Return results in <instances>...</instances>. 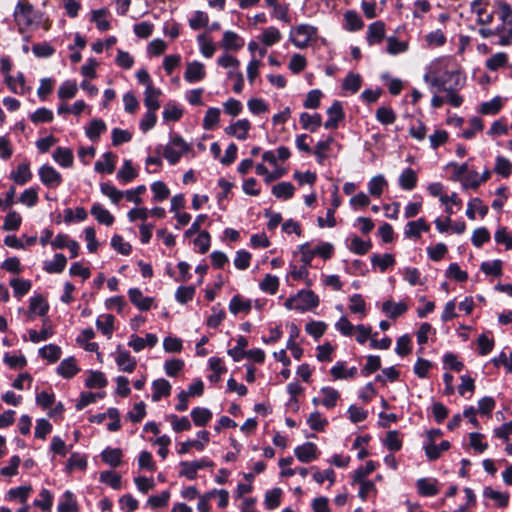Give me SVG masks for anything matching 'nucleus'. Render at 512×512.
<instances>
[{
	"label": "nucleus",
	"mask_w": 512,
	"mask_h": 512,
	"mask_svg": "<svg viewBox=\"0 0 512 512\" xmlns=\"http://www.w3.org/2000/svg\"><path fill=\"white\" fill-rule=\"evenodd\" d=\"M14 19L20 31H23L32 25L38 26L41 20V14L34 10L32 4L26 1H19L14 10Z\"/></svg>",
	"instance_id": "obj_1"
},
{
	"label": "nucleus",
	"mask_w": 512,
	"mask_h": 512,
	"mask_svg": "<svg viewBox=\"0 0 512 512\" xmlns=\"http://www.w3.org/2000/svg\"><path fill=\"white\" fill-rule=\"evenodd\" d=\"M187 150V144L180 136L176 135L172 137L170 143L166 145L164 157L171 165H175Z\"/></svg>",
	"instance_id": "obj_2"
},
{
	"label": "nucleus",
	"mask_w": 512,
	"mask_h": 512,
	"mask_svg": "<svg viewBox=\"0 0 512 512\" xmlns=\"http://www.w3.org/2000/svg\"><path fill=\"white\" fill-rule=\"evenodd\" d=\"M316 34V28L301 24L290 31V40L298 48H305Z\"/></svg>",
	"instance_id": "obj_3"
},
{
	"label": "nucleus",
	"mask_w": 512,
	"mask_h": 512,
	"mask_svg": "<svg viewBox=\"0 0 512 512\" xmlns=\"http://www.w3.org/2000/svg\"><path fill=\"white\" fill-rule=\"evenodd\" d=\"M424 81L430 86L431 91L437 94L442 91H450L452 86L451 82L455 81V78H450L446 73L439 77L429 72L424 75Z\"/></svg>",
	"instance_id": "obj_4"
},
{
	"label": "nucleus",
	"mask_w": 512,
	"mask_h": 512,
	"mask_svg": "<svg viewBox=\"0 0 512 512\" xmlns=\"http://www.w3.org/2000/svg\"><path fill=\"white\" fill-rule=\"evenodd\" d=\"M295 296V309L298 311L305 312L319 305V297L312 290H301Z\"/></svg>",
	"instance_id": "obj_5"
},
{
	"label": "nucleus",
	"mask_w": 512,
	"mask_h": 512,
	"mask_svg": "<svg viewBox=\"0 0 512 512\" xmlns=\"http://www.w3.org/2000/svg\"><path fill=\"white\" fill-rule=\"evenodd\" d=\"M39 177L42 183L48 187H57L62 182L61 174L50 165H43L39 169Z\"/></svg>",
	"instance_id": "obj_6"
},
{
	"label": "nucleus",
	"mask_w": 512,
	"mask_h": 512,
	"mask_svg": "<svg viewBox=\"0 0 512 512\" xmlns=\"http://www.w3.org/2000/svg\"><path fill=\"white\" fill-rule=\"evenodd\" d=\"M328 119L324 123L326 129H336L338 123L344 118L343 108L339 101H335L327 109Z\"/></svg>",
	"instance_id": "obj_7"
},
{
	"label": "nucleus",
	"mask_w": 512,
	"mask_h": 512,
	"mask_svg": "<svg viewBox=\"0 0 512 512\" xmlns=\"http://www.w3.org/2000/svg\"><path fill=\"white\" fill-rule=\"evenodd\" d=\"M204 65L201 62H189L184 73V79L189 83L201 81L205 77Z\"/></svg>",
	"instance_id": "obj_8"
},
{
	"label": "nucleus",
	"mask_w": 512,
	"mask_h": 512,
	"mask_svg": "<svg viewBox=\"0 0 512 512\" xmlns=\"http://www.w3.org/2000/svg\"><path fill=\"white\" fill-rule=\"evenodd\" d=\"M297 459L303 463H309L317 458V447L312 442L298 446L294 450Z\"/></svg>",
	"instance_id": "obj_9"
},
{
	"label": "nucleus",
	"mask_w": 512,
	"mask_h": 512,
	"mask_svg": "<svg viewBox=\"0 0 512 512\" xmlns=\"http://www.w3.org/2000/svg\"><path fill=\"white\" fill-rule=\"evenodd\" d=\"M129 299L141 311H147L151 308L153 298L144 297L141 290L138 288H131L128 291Z\"/></svg>",
	"instance_id": "obj_10"
},
{
	"label": "nucleus",
	"mask_w": 512,
	"mask_h": 512,
	"mask_svg": "<svg viewBox=\"0 0 512 512\" xmlns=\"http://www.w3.org/2000/svg\"><path fill=\"white\" fill-rule=\"evenodd\" d=\"M430 226L423 218H419L416 221H410L407 223L405 228V236L407 238H420L421 232L429 231Z\"/></svg>",
	"instance_id": "obj_11"
},
{
	"label": "nucleus",
	"mask_w": 512,
	"mask_h": 512,
	"mask_svg": "<svg viewBox=\"0 0 512 512\" xmlns=\"http://www.w3.org/2000/svg\"><path fill=\"white\" fill-rule=\"evenodd\" d=\"M144 104L147 107V111L156 112L160 108V102L158 100L161 95V91L155 88L153 85H148L144 92Z\"/></svg>",
	"instance_id": "obj_12"
},
{
	"label": "nucleus",
	"mask_w": 512,
	"mask_h": 512,
	"mask_svg": "<svg viewBox=\"0 0 512 512\" xmlns=\"http://www.w3.org/2000/svg\"><path fill=\"white\" fill-rule=\"evenodd\" d=\"M152 388V401L158 402L162 397H167L170 395L172 387L166 379L160 378L152 383Z\"/></svg>",
	"instance_id": "obj_13"
},
{
	"label": "nucleus",
	"mask_w": 512,
	"mask_h": 512,
	"mask_svg": "<svg viewBox=\"0 0 512 512\" xmlns=\"http://www.w3.org/2000/svg\"><path fill=\"white\" fill-rule=\"evenodd\" d=\"M331 375L335 380L355 378L357 375V368L351 367L346 370V363L344 361L337 362L330 370Z\"/></svg>",
	"instance_id": "obj_14"
},
{
	"label": "nucleus",
	"mask_w": 512,
	"mask_h": 512,
	"mask_svg": "<svg viewBox=\"0 0 512 512\" xmlns=\"http://www.w3.org/2000/svg\"><path fill=\"white\" fill-rule=\"evenodd\" d=\"M446 75L449 76L450 78H455V81L454 83L452 84L451 86V90L450 91H446L447 92V97H446V100L453 106V107H459L462 102H463V99L461 96H459L458 94H456L454 91L457 89L458 86H460V75L458 72H446Z\"/></svg>",
	"instance_id": "obj_15"
},
{
	"label": "nucleus",
	"mask_w": 512,
	"mask_h": 512,
	"mask_svg": "<svg viewBox=\"0 0 512 512\" xmlns=\"http://www.w3.org/2000/svg\"><path fill=\"white\" fill-rule=\"evenodd\" d=\"M424 450L429 460H436L440 457L441 453L447 451L450 448V442L444 440L440 445H436L434 442H425Z\"/></svg>",
	"instance_id": "obj_16"
},
{
	"label": "nucleus",
	"mask_w": 512,
	"mask_h": 512,
	"mask_svg": "<svg viewBox=\"0 0 512 512\" xmlns=\"http://www.w3.org/2000/svg\"><path fill=\"white\" fill-rule=\"evenodd\" d=\"M90 213L100 224L111 226L114 222L113 215L99 203L92 205Z\"/></svg>",
	"instance_id": "obj_17"
},
{
	"label": "nucleus",
	"mask_w": 512,
	"mask_h": 512,
	"mask_svg": "<svg viewBox=\"0 0 512 512\" xmlns=\"http://www.w3.org/2000/svg\"><path fill=\"white\" fill-rule=\"evenodd\" d=\"M115 361L119 369L127 373L133 372L137 364L128 351H118Z\"/></svg>",
	"instance_id": "obj_18"
},
{
	"label": "nucleus",
	"mask_w": 512,
	"mask_h": 512,
	"mask_svg": "<svg viewBox=\"0 0 512 512\" xmlns=\"http://www.w3.org/2000/svg\"><path fill=\"white\" fill-rule=\"evenodd\" d=\"M407 309L408 307L404 302L394 303L393 301L388 300L382 304V311L392 319L403 315Z\"/></svg>",
	"instance_id": "obj_19"
},
{
	"label": "nucleus",
	"mask_w": 512,
	"mask_h": 512,
	"mask_svg": "<svg viewBox=\"0 0 512 512\" xmlns=\"http://www.w3.org/2000/svg\"><path fill=\"white\" fill-rule=\"evenodd\" d=\"M31 178L32 173L28 162L20 163L16 171L11 173V179L18 185L26 184Z\"/></svg>",
	"instance_id": "obj_20"
},
{
	"label": "nucleus",
	"mask_w": 512,
	"mask_h": 512,
	"mask_svg": "<svg viewBox=\"0 0 512 512\" xmlns=\"http://www.w3.org/2000/svg\"><path fill=\"white\" fill-rule=\"evenodd\" d=\"M385 36V25L381 21H376L369 25L367 31V40L370 44L379 43Z\"/></svg>",
	"instance_id": "obj_21"
},
{
	"label": "nucleus",
	"mask_w": 512,
	"mask_h": 512,
	"mask_svg": "<svg viewBox=\"0 0 512 512\" xmlns=\"http://www.w3.org/2000/svg\"><path fill=\"white\" fill-rule=\"evenodd\" d=\"M107 129L106 124L101 119H93L89 125L85 128L86 136L91 141H97L100 135Z\"/></svg>",
	"instance_id": "obj_22"
},
{
	"label": "nucleus",
	"mask_w": 512,
	"mask_h": 512,
	"mask_svg": "<svg viewBox=\"0 0 512 512\" xmlns=\"http://www.w3.org/2000/svg\"><path fill=\"white\" fill-rule=\"evenodd\" d=\"M114 320L115 318L112 314H103L97 318L96 326L103 335L111 337L114 331Z\"/></svg>",
	"instance_id": "obj_23"
},
{
	"label": "nucleus",
	"mask_w": 512,
	"mask_h": 512,
	"mask_svg": "<svg viewBox=\"0 0 512 512\" xmlns=\"http://www.w3.org/2000/svg\"><path fill=\"white\" fill-rule=\"evenodd\" d=\"M58 512H77V502L74 498V495L71 491H66L63 496L60 498L58 506Z\"/></svg>",
	"instance_id": "obj_24"
},
{
	"label": "nucleus",
	"mask_w": 512,
	"mask_h": 512,
	"mask_svg": "<svg viewBox=\"0 0 512 512\" xmlns=\"http://www.w3.org/2000/svg\"><path fill=\"white\" fill-rule=\"evenodd\" d=\"M300 123L304 129L315 132L322 125V117L318 113L311 115L304 112L300 115Z\"/></svg>",
	"instance_id": "obj_25"
},
{
	"label": "nucleus",
	"mask_w": 512,
	"mask_h": 512,
	"mask_svg": "<svg viewBox=\"0 0 512 512\" xmlns=\"http://www.w3.org/2000/svg\"><path fill=\"white\" fill-rule=\"evenodd\" d=\"M399 184L404 190H412L417 184V175L411 168L403 170L399 176Z\"/></svg>",
	"instance_id": "obj_26"
},
{
	"label": "nucleus",
	"mask_w": 512,
	"mask_h": 512,
	"mask_svg": "<svg viewBox=\"0 0 512 512\" xmlns=\"http://www.w3.org/2000/svg\"><path fill=\"white\" fill-rule=\"evenodd\" d=\"M78 372L76 361L73 357L64 359L57 368V373L64 378H71Z\"/></svg>",
	"instance_id": "obj_27"
},
{
	"label": "nucleus",
	"mask_w": 512,
	"mask_h": 512,
	"mask_svg": "<svg viewBox=\"0 0 512 512\" xmlns=\"http://www.w3.org/2000/svg\"><path fill=\"white\" fill-rule=\"evenodd\" d=\"M243 46V41L232 31H226L223 34L222 47L226 50H239Z\"/></svg>",
	"instance_id": "obj_28"
},
{
	"label": "nucleus",
	"mask_w": 512,
	"mask_h": 512,
	"mask_svg": "<svg viewBox=\"0 0 512 512\" xmlns=\"http://www.w3.org/2000/svg\"><path fill=\"white\" fill-rule=\"evenodd\" d=\"M436 480L435 479H427V478H421L417 481V488L421 495L423 496H434L436 495L439 490L436 487Z\"/></svg>",
	"instance_id": "obj_29"
},
{
	"label": "nucleus",
	"mask_w": 512,
	"mask_h": 512,
	"mask_svg": "<svg viewBox=\"0 0 512 512\" xmlns=\"http://www.w3.org/2000/svg\"><path fill=\"white\" fill-rule=\"evenodd\" d=\"M114 158L115 156L112 152H106L102 159L95 163V170L111 174L115 169Z\"/></svg>",
	"instance_id": "obj_30"
},
{
	"label": "nucleus",
	"mask_w": 512,
	"mask_h": 512,
	"mask_svg": "<svg viewBox=\"0 0 512 512\" xmlns=\"http://www.w3.org/2000/svg\"><path fill=\"white\" fill-rule=\"evenodd\" d=\"M66 257L59 253L56 254L53 261H45L44 269L48 273H61L66 266Z\"/></svg>",
	"instance_id": "obj_31"
},
{
	"label": "nucleus",
	"mask_w": 512,
	"mask_h": 512,
	"mask_svg": "<svg viewBox=\"0 0 512 512\" xmlns=\"http://www.w3.org/2000/svg\"><path fill=\"white\" fill-rule=\"evenodd\" d=\"M102 460L112 467L121 464L122 451L119 448H106L101 454Z\"/></svg>",
	"instance_id": "obj_32"
},
{
	"label": "nucleus",
	"mask_w": 512,
	"mask_h": 512,
	"mask_svg": "<svg viewBox=\"0 0 512 512\" xmlns=\"http://www.w3.org/2000/svg\"><path fill=\"white\" fill-rule=\"evenodd\" d=\"M229 310L235 315L240 312L248 313L251 310V301L244 300L241 296L235 295L230 301Z\"/></svg>",
	"instance_id": "obj_33"
},
{
	"label": "nucleus",
	"mask_w": 512,
	"mask_h": 512,
	"mask_svg": "<svg viewBox=\"0 0 512 512\" xmlns=\"http://www.w3.org/2000/svg\"><path fill=\"white\" fill-rule=\"evenodd\" d=\"M321 393H323L324 398L321 401V404L328 409H331L336 406L338 399L340 398V393L332 388V387H322Z\"/></svg>",
	"instance_id": "obj_34"
},
{
	"label": "nucleus",
	"mask_w": 512,
	"mask_h": 512,
	"mask_svg": "<svg viewBox=\"0 0 512 512\" xmlns=\"http://www.w3.org/2000/svg\"><path fill=\"white\" fill-rule=\"evenodd\" d=\"M191 417L196 426H205L212 418V413L207 408L197 407L191 411Z\"/></svg>",
	"instance_id": "obj_35"
},
{
	"label": "nucleus",
	"mask_w": 512,
	"mask_h": 512,
	"mask_svg": "<svg viewBox=\"0 0 512 512\" xmlns=\"http://www.w3.org/2000/svg\"><path fill=\"white\" fill-rule=\"evenodd\" d=\"M371 263L373 266L379 267L381 272H384L388 267H391L395 264L394 256L390 253H386L384 255L374 254L371 257Z\"/></svg>",
	"instance_id": "obj_36"
},
{
	"label": "nucleus",
	"mask_w": 512,
	"mask_h": 512,
	"mask_svg": "<svg viewBox=\"0 0 512 512\" xmlns=\"http://www.w3.org/2000/svg\"><path fill=\"white\" fill-rule=\"evenodd\" d=\"M53 158L63 167H70L73 163V154L67 148L58 147L53 153Z\"/></svg>",
	"instance_id": "obj_37"
},
{
	"label": "nucleus",
	"mask_w": 512,
	"mask_h": 512,
	"mask_svg": "<svg viewBox=\"0 0 512 512\" xmlns=\"http://www.w3.org/2000/svg\"><path fill=\"white\" fill-rule=\"evenodd\" d=\"M483 495L487 498H490V499L496 501V503L499 507H506L508 505V502H509V494L508 493H502V492L496 491L488 486V487L484 488Z\"/></svg>",
	"instance_id": "obj_38"
},
{
	"label": "nucleus",
	"mask_w": 512,
	"mask_h": 512,
	"mask_svg": "<svg viewBox=\"0 0 512 512\" xmlns=\"http://www.w3.org/2000/svg\"><path fill=\"white\" fill-rule=\"evenodd\" d=\"M475 210H477L482 217L486 216L488 213V207L482 205V201L479 198H474L468 203L466 215L469 219H475Z\"/></svg>",
	"instance_id": "obj_39"
},
{
	"label": "nucleus",
	"mask_w": 512,
	"mask_h": 512,
	"mask_svg": "<svg viewBox=\"0 0 512 512\" xmlns=\"http://www.w3.org/2000/svg\"><path fill=\"white\" fill-rule=\"evenodd\" d=\"M386 186L387 181L383 175L374 176L368 183L369 193L372 196L379 197L382 194L384 187Z\"/></svg>",
	"instance_id": "obj_40"
},
{
	"label": "nucleus",
	"mask_w": 512,
	"mask_h": 512,
	"mask_svg": "<svg viewBox=\"0 0 512 512\" xmlns=\"http://www.w3.org/2000/svg\"><path fill=\"white\" fill-rule=\"evenodd\" d=\"M272 193L277 198L289 199L294 194V186L290 182H281L273 186Z\"/></svg>",
	"instance_id": "obj_41"
},
{
	"label": "nucleus",
	"mask_w": 512,
	"mask_h": 512,
	"mask_svg": "<svg viewBox=\"0 0 512 512\" xmlns=\"http://www.w3.org/2000/svg\"><path fill=\"white\" fill-rule=\"evenodd\" d=\"M137 177V172L132 166L131 160H125L122 168L117 173V178L128 183Z\"/></svg>",
	"instance_id": "obj_42"
},
{
	"label": "nucleus",
	"mask_w": 512,
	"mask_h": 512,
	"mask_svg": "<svg viewBox=\"0 0 512 512\" xmlns=\"http://www.w3.org/2000/svg\"><path fill=\"white\" fill-rule=\"evenodd\" d=\"M361 83L362 79L359 74L349 73L342 83V88L352 93H356L359 91Z\"/></svg>",
	"instance_id": "obj_43"
},
{
	"label": "nucleus",
	"mask_w": 512,
	"mask_h": 512,
	"mask_svg": "<svg viewBox=\"0 0 512 512\" xmlns=\"http://www.w3.org/2000/svg\"><path fill=\"white\" fill-rule=\"evenodd\" d=\"M78 91V87L75 81L67 80L62 83L58 90V96L60 99H71L75 97Z\"/></svg>",
	"instance_id": "obj_44"
},
{
	"label": "nucleus",
	"mask_w": 512,
	"mask_h": 512,
	"mask_svg": "<svg viewBox=\"0 0 512 512\" xmlns=\"http://www.w3.org/2000/svg\"><path fill=\"white\" fill-rule=\"evenodd\" d=\"M279 287V279L277 276L267 274L260 283V289L263 292L274 295Z\"/></svg>",
	"instance_id": "obj_45"
},
{
	"label": "nucleus",
	"mask_w": 512,
	"mask_h": 512,
	"mask_svg": "<svg viewBox=\"0 0 512 512\" xmlns=\"http://www.w3.org/2000/svg\"><path fill=\"white\" fill-rule=\"evenodd\" d=\"M425 41L429 48L439 47L446 43V36L440 29H437L428 33L425 36Z\"/></svg>",
	"instance_id": "obj_46"
},
{
	"label": "nucleus",
	"mask_w": 512,
	"mask_h": 512,
	"mask_svg": "<svg viewBox=\"0 0 512 512\" xmlns=\"http://www.w3.org/2000/svg\"><path fill=\"white\" fill-rule=\"evenodd\" d=\"M85 385L88 388H103L107 385V380L102 372L94 371L85 380Z\"/></svg>",
	"instance_id": "obj_47"
},
{
	"label": "nucleus",
	"mask_w": 512,
	"mask_h": 512,
	"mask_svg": "<svg viewBox=\"0 0 512 512\" xmlns=\"http://www.w3.org/2000/svg\"><path fill=\"white\" fill-rule=\"evenodd\" d=\"M22 218L16 211L9 212L4 220L3 229L5 231H17L21 225Z\"/></svg>",
	"instance_id": "obj_48"
},
{
	"label": "nucleus",
	"mask_w": 512,
	"mask_h": 512,
	"mask_svg": "<svg viewBox=\"0 0 512 512\" xmlns=\"http://www.w3.org/2000/svg\"><path fill=\"white\" fill-rule=\"evenodd\" d=\"M101 192L109 197L113 203H118L123 196H125V192L118 190L116 187L109 183H101L100 185Z\"/></svg>",
	"instance_id": "obj_49"
},
{
	"label": "nucleus",
	"mask_w": 512,
	"mask_h": 512,
	"mask_svg": "<svg viewBox=\"0 0 512 512\" xmlns=\"http://www.w3.org/2000/svg\"><path fill=\"white\" fill-rule=\"evenodd\" d=\"M53 112L45 107L37 109L31 114L30 119L34 124L49 123L53 120Z\"/></svg>",
	"instance_id": "obj_50"
},
{
	"label": "nucleus",
	"mask_w": 512,
	"mask_h": 512,
	"mask_svg": "<svg viewBox=\"0 0 512 512\" xmlns=\"http://www.w3.org/2000/svg\"><path fill=\"white\" fill-rule=\"evenodd\" d=\"M151 190L154 193L153 201L161 202L168 198L170 191L166 184L162 181H156L151 185Z\"/></svg>",
	"instance_id": "obj_51"
},
{
	"label": "nucleus",
	"mask_w": 512,
	"mask_h": 512,
	"mask_svg": "<svg viewBox=\"0 0 512 512\" xmlns=\"http://www.w3.org/2000/svg\"><path fill=\"white\" fill-rule=\"evenodd\" d=\"M10 285L14 290V295L16 297H22L27 294L31 288V282L29 280L23 279H12L10 281Z\"/></svg>",
	"instance_id": "obj_52"
},
{
	"label": "nucleus",
	"mask_w": 512,
	"mask_h": 512,
	"mask_svg": "<svg viewBox=\"0 0 512 512\" xmlns=\"http://www.w3.org/2000/svg\"><path fill=\"white\" fill-rule=\"evenodd\" d=\"M281 39V33L280 31L275 27H268L266 28L261 36V41L266 46H272L273 44L277 43Z\"/></svg>",
	"instance_id": "obj_53"
},
{
	"label": "nucleus",
	"mask_w": 512,
	"mask_h": 512,
	"mask_svg": "<svg viewBox=\"0 0 512 512\" xmlns=\"http://www.w3.org/2000/svg\"><path fill=\"white\" fill-rule=\"evenodd\" d=\"M494 171L497 174L507 178L511 174L512 165L507 158L503 156H497Z\"/></svg>",
	"instance_id": "obj_54"
},
{
	"label": "nucleus",
	"mask_w": 512,
	"mask_h": 512,
	"mask_svg": "<svg viewBox=\"0 0 512 512\" xmlns=\"http://www.w3.org/2000/svg\"><path fill=\"white\" fill-rule=\"evenodd\" d=\"M480 269L486 275L500 276L502 274V261L494 260L491 262H483Z\"/></svg>",
	"instance_id": "obj_55"
},
{
	"label": "nucleus",
	"mask_w": 512,
	"mask_h": 512,
	"mask_svg": "<svg viewBox=\"0 0 512 512\" xmlns=\"http://www.w3.org/2000/svg\"><path fill=\"white\" fill-rule=\"evenodd\" d=\"M195 291L194 286H180L176 291L175 298L178 302L185 304L193 299Z\"/></svg>",
	"instance_id": "obj_56"
},
{
	"label": "nucleus",
	"mask_w": 512,
	"mask_h": 512,
	"mask_svg": "<svg viewBox=\"0 0 512 512\" xmlns=\"http://www.w3.org/2000/svg\"><path fill=\"white\" fill-rule=\"evenodd\" d=\"M507 63V55L504 52L494 54L492 57L487 59L486 67L491 71H496L500 67L505 66Z\"/></svg>",
	"instance_id": "obj_57"
},
{
	"label": "nucleus",
	"mask_w": 512,
	"mask_h": 512,
	"mask_svg": "<svg viewBox=\"0 0 512 512\" xmlns=\"http://www.w3.org/2000/svg\"><path fill=\"white\" fill-rule=\"evenodd\" d=\"M100 481L110 485L115 490L121 487V476L112 471L101 472Z\"/></svg>",
	"instance_id": "obj_58"
},
{
	"label": "nucleus",
	"mask_w": 512,
	"mask_h": 512,
	"mask_svg": "<svg viewBox=\"0 0 512 512\" xmlns=\"http://www.w3.org/2000/svg\"><path fill=\"white\" fill-rule=\"evenodd\" d=\"M376 119L382 124L388 125L395 121L396 115L391 108L382 106L376 110Z\"/></svg>",
	"instance_id": "obj_59"
},
{
	"label": "nucleus",
	"mask_w": 512,
	"mask_h": 512,
	"mask_svg": "<svg viewBox=\"0 0 512 512\" xmlns=\"http://www.w3.org/2000/svg\"><path fill=\"white\" fill-rule=\"evenodd\" d=\"M40 355L48 359L50 362H56L61 356V349L59 346L49 344L39 350Z\"/></svg>",
	"instance_id": "obj_60"
},
{
	"label": "nucleus",
	"mask_w": 512,
	"mask_h": 512,
	"mask_svg": "<svg viewBox=\"0 0 512 512\" xmlns=\"http://www.w3.org/2000/svg\"><path fill=\"white\" fill-rule=\"evenodd\" d=\"M184 368V361L182 359H170L164 364L165 373L169 377H175Z\"/></svg>",
	"instance_id": "obj_61"
},
{
	"label": "nucleus",
	"mask_w": 512,
	"mask_h": 512,
	"mask_svg": "<svg viewBox=\"0 0 512 512\" xmlns=\"http://www.w3.org/2000/svg\"><path fill=\"white\" fill-rule=\"evenodd\" d=\"M32 491L30 486H20L17 488H12L8 492V496L10 499H18L21 503H25Z\"/></svg>",
	"instance_id": "obj_62"
},
{
	"label": "nucleus",
	"mask_w": 512,
	"mask_h": 512,
	"mask_svg": "<svg viewBox=\"0 0 512 512\" xmlns=\"http://www.w3.org/2000/svg\"><path fill=\"white\" fill-rule=\"evenodd\" d=\"M499 18L507 26V29H512V8L508 3L501 2L498 5Z\"/></svg>",
	"instance_id": "obj_63"
},
{
	"label": "nucleus",
	"mask_w": 512,
	"mask_h": 512,
	"mask_svg": "<svg viewBox=\"0 0 512 512\" xmlns=\"http://www.w3.org/2000/svg\"><path fill=\"white\" fill-rule=\"evenodd\" d=\"M307 423L310 428L314 431L323 430V428L327 425L328 421L325 418H322L321 414L318 411H315L310 414L307 419Z\"/></svg>",
	"instance_id": "obj_64"
}]
</instances>
